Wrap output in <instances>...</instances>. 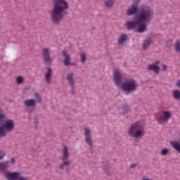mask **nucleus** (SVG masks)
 <instances>
[{
    "label": "nucleus",
    "mask_w": 180,
    "mask_h": 180,
    "mask_svg": "<svg viewBox=\"0 0 180 180\" xmlns=\"http://www.w3.org/2000/svg\"><path fill=\"white\" fill-rule=\"evenodd\" d=\"M154 18V11L151 7L143 5L139 9V13L135 16L134 21H127L125 26L128 30L130 29H136L138 33H144L146 29H147V24L151 22V20Z\"/></svg>",
    "instance_id": "obj_1"
},
{
    "label": "nucleus",
    "mask_w": 180,
    "mask_h": 180,
    "mask_svg": "<svg viewBox=\"0 0 180 180\" xmlns=\"http://www.w3.org/2000/svg\"><path fill=\"white\" fill-rule=\"evenodd\" d=\"M68 8V3L65 0H55L53 8L51 13L52 22L57 25L64 18V11Z\"/></svg>",
    "instance_id": "obj_2"
},
{
    "label": "nucleus",
    "mask_w": 180,
    "mask_h": 180,
    "mask_svg": "<svg viewBox=\"0 0 180 180\" xmlns=\"http://www.w3.org/2000/svg\"><path fill=\"white\" fill-rule=\"evenodd\" d=\"M128 134L129 137H133V139H141V137H144L146 129L143 122L138 121L131 124L128 129Z\"/></svg>",
    "instance_id": "obj_3"
},
{
    "label": "nucleus",
    "mask_w": 180,
    "mask_h": 180,
    "mask_svg": "<svg viewBox=\"0 0 180 180\" xmlns=\"http://www.w3.org/2000/svg\"><path fill=\"white\" fill-rule=\"evenodd\" d=\"M137 86H139L137 82L134 79H129L122 84V89L127 92V94L134 92V91L137 89Z\"/></svg>",
    "instance_id": "obj_4"
},
{
    "label": "nucleus",
    "mask_w": 180,
    "mask_h": 180,
    "mask_svg": "<svg viewBox=\"0 0 180 180\" xmlns=\"http://www.w3.org/2000/svg\"><path fill=\"white\" fill-rule=\"evenodd\" d=\"M6 179L7 180H27V179L23 176H20L19 172H5Z\"/></svg>",
    "instance_id": "obj_5"
},
{
    "label": "nucleus",
    "mask_w": 180,
    "mask_h": 180,
    "mask_svg": "<svg viewBox=\"0 0 180 180\" xmlns=\"http://www.w3.org/2000/svg\"><path fill=\"white\" fill-rule=\"evenodd\" d=\"M68 157H70V153H68V148L64 146L63 156L60 158L61 161H63V162L59 166L60 169H64V167L70 165V161L67 160Z\"/></svg>",
    "instance_id": "obj_6"
},
{
    "label": "nucleus",
    "mask_w": 180,
    "mask_h": 180,
    "mask_svg": "<svg viewBox=\"0 0 180 180\" xmlns=\"http://www.w3.org/2000/svg\"><path fill=\"white\" fill-rule=\"evenodd\" d=\"M171 116H172V113L170 111H163L162 112V115L158 119V122L159 124H165L168 123L169 120L171 119Z\"/></svg>",
    "instance_id": "obj_7"
},
{
    "label": "nucleus",
    "mask_w": 180,
    "mask_h": 180,
    "mask_svg": "<svg viewBox=\"0 0 180 180\" xmlns=\"http://www.w3.org/2000/svg\"><path fill=\"white\" fill-rule=\"evenodd\" d=\"M140 0H134L133 4L129 7L127 11V16H131V15H136L137 13V9L139 8V4Z\"/></svg>",
    "instance_id": "obj_8"
},
{
    "label": "nucleus",
    "mask_w": 180,
    "mask_h": 180,
    "mask_svg": "<svg viewBox=\"0 0 180 180\" xmlns=\"http://www.w3.org/2000/svg\"><path fill=\"white\" fill-rule=\"evenodd\" d=\"M84 137L86 144H88L89 147L92 148L94 146V141H92V136H91V129H89V128H84Z\"/></svg>",
    "instance_id": "obj_9"
},
{
    "label": "nucleus",
    "mask_w": 180,
    "mask_h": 180,
    "mask_svg": "<svg viewBox=\"0 0 180 180\" xmlns=\"http://www.w3.org/2000/svg\"><path fill=\"white\" fill-rule=\"evenodd\" d=\"M159 64H160V61L157 60L155 63L150 65H148V70L149 71H154L155 72L156 74H159L160 71V66H158Z\"/></svg>",
    "instance_id": "obj_10"
},
{
    "label": "nucleus",
    "mask_w": 180,
    "mask_h": 180,
    "mask_svg": "<svg viewBox=\"0 0 180 180\" xmlns=\"http://www.w3.org/2000/svg\"><path fill=\"white\" fill-rule=\"evenodd\" d=\"M42 56L45 63H51V57H50V49L44 48L42 49Z\"/></svg>",
    "instance_id": "obj_11"
},
{
    "label": "nucleus",
    "mask_w": 180,
    "mask_h": 180,
    "mask_svg": "<svg viewBox=\"0 0 180 180\" xmlns=\"http://www.w3.org/2000/svg\"><path fill=\"white\" fill-rule=\"evenodd\" d=\"M4 127L6 131H12L15 129V122L12 120H8L5 122Z\"/></svg>",
    "instance_id": "obj_12"
},
{
    "label": "nucleus",
    "mask_w": 180,
    "mask_h": 180,
    "mask_svg": "<svg viewBox=\"0 0 180 180\" xmlns=\"http://www.w3.org/2000/svg\"><path fill=\"white\" fill-rule=\"evenodd\" d=\"M114 82L117 86L122 84V75H120L119 71H114Z\"/></svg>",
    "instance_id": "obj_13"
},
{
    "label": "nucleus",
    "mask_w": 180,
    "mask_h": 180,
    "mask_svg": "<svg viewBox=\"0 0 180 180\" xmlns=\"http://www.w3.org/2000/svg\"><path fill=\"white\" fill-rule=\"evenodd\" d=\"M66 79L71 86L72 94H74V89L75 88L74 85V75L72 73L68 74Z\"/></svg>",
    "instance_id": "obj_14"
},
{
    "label": "nucleus",
    "mask_w": 180,
    "mask_h": 180,
    "mask_svg": "<svg viewBox=\"0 0 180 180\" xmlns=\"http://www.w3.org/2000/svg\"><path fill=\"white\" fill-rule=\"evenodd\" d=\"M63 54L64 57L63 64L65 67H68V65H70V63H71V56H70V54H68L65 51H63Z\"/></svg>",
    "instance_id": "obj_15"
},
{
    "label": "nucleus",
    "mask_w": 180,
    "mask_h": 180,
    "mask_svg": "<svg viewBox=\"0 0 180 180\" xmlns=\"http://www.w3.org/2000/svg\"><path fill=\"white\" fill-rule=\"evenodd\" d=\"M8 168H11V162L5 161L0 162V172H4L8 169Z\"/></svg>",
    "instance_id": "obj_16"
},
{
    "label": "nucleus",
    "mask_w": 180,
    "mask_h": 180,
    "mask_svg": "<svg viewBox=\"0 0 180 180\" xmlns=\"http://www.w3.org/2000/svg\"><path fill=\"white\" fill-rule=\"evenodd\" d=\"M151 44H153V39L151 38H147L142 44V48L143 50H147V49H148Z\"/></svg>",
    "instance_id": "obj_17"
},
{
    "label": "nucleus",
    "mask_w": 180,
    "mask_h": 180,
    "mask_svg": "<svg viewBox=\"0 0 180 180\" xmlns=\"http://www.w3.org/2000/svg\"><path fill=\"white\" fill-rule=\"evenodd\" d=\"M127 40V34H122L120 36L117 43L119 46H122L125 43V41Z\"/></svg>",
    "instance_id": "obj_18"
},
{
    "label": "nucleus",
    "mask_w": 180,
    "mask_h": 180,
    "mask_svg": "<svg viewBox=\"0 0 180 180\" xmlns=\"http://www.w3.org/2000/svg\"><path fill=\"white\" fill-rule=\"evenodd\" d=\"M24 105L27 108H34V106H36V101L34 99L26 100L24 102Z\"/></svg>",
    "instance_id": "obj_19"
},
{
    "label": "nucleus",
    "mask_w": 180,
    "mask_h": 180,
    "mask_svg": "<svg viewBox=\"0 0 180 180\" xmlns=\"http://www.w3.org/2000/svg\"><path fill=\"white\" fill-rule=\"evenodd\" d=\"M52 74L53 72L51 68H49L47 72L45 74V79L47 84H50V82L51 81Z\"/></svg>",
    "instance_id": "obj_20"
},
{
    "label": "nucleus",
    "mask_w": 180,
    "mask_h": 180,
    "mask_svg": "<svg viewBox=\"0 0 180 180\" xmlns=\"http://www.w3.org/2000/svg\"><path fill=\"white\" fill-rule=\"evenodd\" d=\"M170 146H172V148H174L177 153H180V144L179 142L171 141Z\"/></svg>",
    "instance_id": "obj_21"
},
{
    "label": "nucleus",
    "mask_w": 180,
    "mask_h": 180,
    "mask_svg": "<svg viewBox=\"0 0 180 180\" xmlns=\"http://www.w3.org/2000/svg\"><path fill=\"white\" fill-rule=\"evenodd\" d=\"M34 96L36 99L35 102H37V103H41L43 99L41 98V96H40V94L38 92H35L34 94Z\"/></svg>",
    "instance_id": "obj_22"
},
{
    "label": "nucleus",
    "mask_w": 180,
    "mask_h": 180,
    "mask_svg": "<svg viewBox=\"0 0 180 180\" xmlns=\"http://www.w3.org/2000/svg\"><path fill=\"white\" fill-rule=\"evenodd\" d=\"M173 98L174 99H179L180 98V91L178 89H175L172 92Z\"/></svg>",
    "instance_id": "obj_23"
},
{
    "label": "nucleus",
    "mask_w": 180,
    "mask_h": 180,
    "mask_svg": "<svg viewBox=\"0 0 180 180\" xmlns=\"http://www.w3.org/2000/svg\"><path fill=\"white\" fill-rule=\"evenodd\" d=\"M6 136V129L4 126H0V137H5Z\"/></svg>",
    "instance_id": "obj_24"
},
{
    "label": "nucleus",
    "mask_w": 180,
    "mask_h": 180,
    "mask_svg": "<svg viewBox=\"0 0 180 180\" xmlns=\"http://www.w3.org/2000/svg\"><path fill=\"white\" fill-rule=\"evenodd\" d=\"M80 59L82 64L85 63V61H86V55L85 54V53L82 52L80 53Z\"/></svg>",
    "instance_id": "obj_25"
},
{
    "label": "nucleus",
    "mask_w": 180,
    "mask_h": 180,
    "mask_svg": "<svg viewBox=\"0 0 180 180\" xmlns=\"http://www.w3.org/2000/svg\"><path fill=\"white\" fill-rule=\"evenodd\" d=\"M175 51H176V53H180V41L179 40L176 41Z\"/></svg>",
    "instance_id": "obj_26"
},
{
    "label": "nucleus",
    "mask_w": 180,
    "mask_h": 180,
    "mask_svg": "<svg viewBox=\"0 0 180 180\" xmlns=\"http://www.w3.org/2000/svg\"><path fill=\"white\" fill-rule=\"evenodd\" d=\"M113 4H115V1L113 0H107L105 1V6L108 7V8H110V6H113Z\"/></svg>",
    "instance_id": "obj_27"
},
{
    "label": "nucleus",
    "mask_w": 180,
    "mask_h": 180,
    "mask_svg": "<svg viewBox=\"0 0 180 180\" xmlns=\"http://www.w3.org/2000/svg\"><path fill=\"white\" fill-rule=\"evenodd\" d=\"M161 155H168L169 154V150L167 148H163L160 152Z\"/></svg>",
    "instance_id": "obj_28"
},
{
    "label": "nucleus",
    "mask_w": 180,
    "mask_h": 180,
    "mask_svg": "<svg viewBox=\"0 0 180 180\" xmlns=\"http://www.w3.org/2000/svg\"><path fill=\"white\" fill-rule=\"evenodd\" d=\"M16 82L18 85H20L23 82V77L22 76H18L16 78Z\"/></svg>",
    "instance_id": "obj_29"
},
{
    "label": "nucleus",
    "mask_w": 180,
    "mask_h": 180,
    "mask_svg": "<svg viewBox=\"0 0 180 180\" xmlns=\"http://www.w3.org/2000/svg\"><path fill=\"white\" fill-rule=\"evenodd\" d=\"M6 155V152L4 150H0V160H4Z\"/></svg>",
    "instance_id": "obj_30"
},
{
    "label": "nucleus",
    "mask_w": 180,
    "mask_h": 180,
    "mask_svg": "<svg viewBox=\"0 0 180 180\" xmlns=\"http://www.w3.org/2000/svg\"><path fill=\"white\" fill-rule=\"evenodd\" d=\"M129 112H130V108H129V106H125L124 108V113H129Z\"/></svg>",
    "instance_id": "obj_31"
},
{
    "label": "nucleus",
    "mask_w": 180,
    "mask_h": 180,
    "mask_svg": "<svg viewBox=\"0 0 180 180\" xmlns=\"http://www.w3.org/2000/svg\"><path fill=\"white\" fill-rule=\"evenodd\" d=\"M15 162H16V160H15V158H12L11 159L10 166H11V165H15Z\"/></svg>",
    "instance_id": "obj_32"
},
{
    "label": "nucleus",
    "mask_w": 180,
    "mask_h": 180,
    "mask_svg": "<svg viewBox=\"0 0 180 180\" xmlns=\"http://www.w3.org/2000/svg\"><path fill=\"white\" fill-rule=\"evenodd\" d=\"M4 119H5V114L0 113V122H1V120H4Z\"/></svg>",
    "instance_id": "obj_33"
},
{
    "label": "nucleus",
    "mask_w": 180,
    "mask_h": 180,
    "mask_svg": "<svg viewBox=\"0 0 180 180\" xmlns=\"http://www.w3.org/2000/svg\"><path fill=\"white\" fill-rule=\"evenodd\" d=\"M162 71H167V65H162Z\"/></svg>",
    "instance_id": "obj_34"
},
{
    "label": "nucleus",
    "mask_w": 180,
    "mask_h": 180,
    "mask_svg": "<svg viewBox=\"0 0 180 180\" xmlns=\"http://www.w3.org/2000/svg\"><path fill=\"white\" fill-rule=\"evenodd\" d=\"M136 165H137L136 164H131L130 166V168H134V167H136Z\"/></svg>",
    "instance_id": "obj_35"
},
{
    "label": "nucleus",
    "mask_w": 180,
    "mask_h": 180,
    "mask_svg": "<svg viewBox=\"0 0 180 180\" xmlns=\"http://www.w3.org/2000/svg\"><path fill=\"white\" fill-rule=\"evenodd\" d=\"M176 86H180V79L176 84Z\"/></svg>",
    "instance_id": "obj_36"
}]
</instances>
